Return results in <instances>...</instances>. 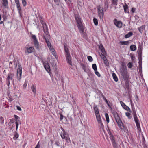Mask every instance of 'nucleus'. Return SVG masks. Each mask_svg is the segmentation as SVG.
Here are the masks:
<instances>
[{"label": "nucleus", "mask_w": 148, "mask_h": 148, "mask_svg": "<svg viewBox=\"0 0 148 148\" xmlns=\"http://www.w3.org/2000/svg\"><path fill=\"white\" fill-rule=\"evenodd\" d=\"M75 18L77 23V26L81 33L84 32L83 26L82 23L81 19L78 15H75Z\"/></svg>", "instance_id": "nucleus-1"}, {"label": "nucleus", "mask_w": 148, "mask_h": 148, "mask_svg": "<svg viewBox=\"0 0 148 148\" xmlns=\"http://www.w3.org/2000/svg\"><path fill=\"white\" fill-rule=\"evenodd\" d=\"M114 115L115 119L118 124V126L122 130L124 129L125 128V127L118 113L116 112H114Z\"/></svg>", "instance_id": "nucleus-2"}, {"label": "nucleus", "mask_w": 148, "mask_h": 148, "mask_svg": "<svg viewBox=\"0 0 148 148\" xmlns=\"http://www.w3.org/2000/svg\"><path fill=\"white\" fill-rule=\"evenodd\" d=\"M64 50L66 53V61L68 64L71 65H72V62L71 60V56L67 48V45L66 44H64Z\"/></svg>", "instance_id": "nucleus-3"}, {"label": "nucleus", "mask_w": 148, "mask_h": 148, "mask_svg": "<svg viewBox=\"0 0 148 148\" xmlns=\"http://www.w3.org/2000/svg\"><path fill=\"white\" fill-rule=\"evenodd\" d=\"M43 31L45 34V36H44V38L45 40V41H49V39L50 37L47 25H45L43 26Z\"/></svg>", "instance_id": "nucleus-4"}, {"label": "nucleus", "mask_w": 148, "mask_h": 148, "mask_svg": "<svg viewBox=\"0 0 148 148\" xmlns=\"http://www.w3.org/2000/svg\"><path fill=\"white\" fill-rule=\"evenodd\" d=\"M14 77V74L13 73H8V77L6 79V84L7 85L9 86L10 85V81L13 82V78Z\"/></svg>", "instance_id": "nucleus-5"}, {"label": "nucleus", "mask_w": 148, "mask_h": 148, "mask_svg": "<svg viewBox=\"0 0 148 148\" xmlns=\"http://www.w3.org/2000/svg\"><path fill=\"white\" fill-rule=\"evenodd\" d=\"M98 14L101 19L103 18L104 14L103 12V8L102 6L99 5L97 6Z\"/></svg>", "instance_id": "nucleus-6"}, {"label": "nucleus", "mask_w": 148, "mask_h": 148, "mask_svg": "<svg viewBox=\"0 0 148 148\" xmlns=\"http://www.w3.org/2000/svg\"><path fill=\"white\" fill-rule=\"evenodd\" d=\"M22 75V67L21 65L18 66V69L17 72V78L18 80L20 81Z\"/></svg>", "instance_id": "nucleus-7"}, {"label": "nucleus", "mask_w": 148, "mask_h": 148, "mask_svg": "<svg viewBox=\"0 0 148 148\" xmlns=\"http://www.w3.org/2000/svg\"><path fill=\"white\" fill-rule=\"evenodd\" d=\"M120 73L123 78L125 79H127L128 78V76L127 74V69L123 68H122L120 71Z\"/></svg>", "instance_id": "nucleus-8"}, {"label": "nucleus", "mask_w": 148, "mask_h": 148, "mask_svg": "<svg viewBox=\"0 0 148 148\" xmlns=\"http://www.w3.org/2000/svg\"><path fill=\"white\" fill-rule=\"evenodd\" d=\"M134 119L136 123L137 129L139 132H141V129L140 127V122L136 115L134 116Z\"/></svg>", "instance_id": "nucleus-9"}, {"label": "nucleus", "mask_w": 148, "mask_h": 148, "mask_svg": "<svg viewBox=\"0 0 148 148\" xmlns=\"http://www.w3.org/2000/svg\"><path fill=\"white\" fill-rule=\"evenodd\" d=\"M42 62L44 68L50 75H51L50 68L49 64L47 61L44 62L42 61Z\"/></svg>", "instance_id": "nucleus-10"}, {"label": "nucleus", "mask_w": 148, "mask_h": 148, "mask_svg": "<svg viewBox=\"0 0 148 148\" xmlns=\"http://www.w3.org/2000/svg\"><path fill=\"white\" fill-rule=\"evenodd\" d=\"M26 49L25 51V53L29 54L32 53L34 49V48L33 47L31 46L29 47L26 46L25 47Z\"/></svg>", "instance_id": "nucleus-11"}, {"label": "nucleus", "mask_w": 148, "mask_h": 148, "mask_svg": "<svg viewBox=\"0 0 148 148\" xmlns=\"http://www.w3.org/2000/svg\"><path fill=\"white\" fill-rule=\"evenodd\" d=\"M32 37L33 40V41L35 47L37 49H38L39 47V45L36 36L35 35H32Z\"/></svg>", "instance_id": "nucleus-12"}, {"label": "nucleus", "mask_w": 148, "mask_h": 148, "mask_svg": "<svg viewBox=\"0 0 148 148\" xmlns=\"http://www.w3.org/2000/svg\"><path fill=\"white\" fill-rule=\"evenodd\" d=\"M114 23L116 26L119 28H121L122 27V24L121 22L118 21L116 19L114 20Z\"/></svg>", "instance_id": "nucleus-13"}, {"label": "nucleus", "mask_w": 148, "mask_h": 148, "mask_svg": "<svg viewBox=\"0 0 148 148\" xmlns=\"http://www.w3.org/2000/svg\"><path fill=\"white\" fill-rule=\"evenodd\" d=\"M61 129L62 130V132L60 133V136L62 139H64L65 137L68 136V135L66 134V131L62 127H61Z\"/></svg>", "instance_id": "nucleus-14"}, {"label": "nucleus", "mask_w": 148, "mask_h": 148, "mask_svg": "<svg viewBox=\"0 0 148 148\" xmlns=\"http://www.w3.org/2000/svg\"><path fill=\"white\" fill-rule=\"evenodd\" d=\"M2 4L5 8H8V2L7 0H2Z\"/></svg>", "instance_id": "nucleus-15"}, {"label": "nucleus", "mask_w": 148, "mask_h": 148, "mask_svg": "<svg viewBox=\"0 0 148 148\" xmlns=\"http://www.w3.org/2000/svg\"><path fill=\"white\" fill-rule=\"evenodd\" d=\"M112 143L113 145L114 148H117L118 147V144L116 143L114 140V138L113 140H111Z\"/></svg>", "instance_id": "nucleus-16"}, {"label": "nucleus", "mask_w": 148, "mask_h": 148, "mask_svg": "<svg viewBox=\"0 0 148 148\" xmlns=\"http://www.w3.org/2000/svg\"><path fill=\"white\" fill-rule=\"evenodd\" d=\"M32 91L33 92L34 95H35L36 93V87L34 85H32L31 87Z\"/></svg>", "instance_id": "nucleus-17"}, {"label": "nucleus", "mask_w": 148, "mask_h": 148, "mask_svg": "<svg viewBox=\"0 0 148 148\" xmlns=\"http://www.w3.org/2000/svg\"><path fill=\"white\" fill-rule=\"evenodd\" d=\"M133 34L132 32H129L127 34L125 35V38H128L132 36L133 35Z\"/></svg>", "instance_id": "nucleus-18"}, {"label": "nucleus", "mask_w": 148, "mask_h": 148, "mask_svg": "<svg viewBox=\"0 0 148 148\" xmlns=\"http://www.w3.org/2000/svg\"><path fill=\"white\" fill-rule=\"evenodd\" d=\"M123 6L125 12L128 13L129 12V11L128 5L126 4L125 5H124Z\"/></svg>", "instance_id": "nucleus-19"}, {"label": "nucleus", "mask_w": 148, "mask_h": 148, "mask_svg": "<svg viewBox=\"0 0 148 148\" xmlns=\"http://www.w3.org/2000/svg\"><path fill=\"white\" fill-rule=\"evenodd\" d=\"M121 102L122 103H123V105L124 106H123V108L125 109L127 111L130 112V108L126 106L123 102Z\"/></svg>", "instance_id": "nucleus-20"}, {"label": "nucleus", "mask_w": 148, "mask_h": 148, "mask_svg": "<svg viewBox=\"0 0 148 148\" xmlns=\"http://www.w3.org/2000/svg\"><path fill=\"white\" fill-rule=\"evenodd\" d=\"M141 54L142 52H138V58L139 62H142Z\"/></svg>", "instance_id": "nucleus-21"}, {"label": "nucleus", "mask_w": 148, "mask_h": 148, "mask_svg": "<svg viewBox=\"0 0 148 148\" xmlns=\"http://www.w3.org/2000/svg\"><path fill=\"white\" fill-rule=\"evenodd\" d=\"M130 49L131 51H134L136 49V45H132L130 46Z\"/></svg>", "instance_id": "nucleus-22"}, {"label": "nucleus", "mask_w": 148, "mask_h": 148, "mask_svg": "<svg viewBox=\"0 0 148 148\" xmlns=\"http://www.w3.org/2000/svg\"><path fill=\"white\" fill-rule=\"evenodd\" d=\"M112 75L114 80L115 82H117L118 81V79L116 74L115 73H112Z\"/></svg>", "instance_id": "nucleus-23"}, {"label": "nucleus", "mask_w": 148, "mask_h": 148, "mask_svg": "<svg viewBox=\"0 0 148 148\" xmlns=\"http://www.w3.org/2000/svg\"><path fill=\"white\" fill-rule=\"evenodd\" d=\"M94 110L95 114H97L99 113L98 108L96 106H95L94 107Z\"/></svg>", "instance_id": "nucleus-24"}, {"label": "nucleus", "mask_w": 148, "mask_h": 148, "mask_svg": "<svg viewBox=\"0 0 148 148\" xmlns=\"http://www.w3.org/2000/svg\"><path fill=\"white\" fill-rule=\"evenodd\" d=\"M4 123V119L2 116H0V124L3 125Z\"/></svg>", "instance_id": "nucleus-25"}, {"label": "nucleus", "mask_w": 148, "mask_h": 148, "mask_svg": "<svg viewBox=\"0 0 148 148\" xmlns=\"http://www.w3.org/2000/svg\"><path fill=\"white\" fill-rule=\"evenodd\" d=\"M130 101L131 102L132 108V109L133 110V116H134L135 115H136V112L135 109L134 108H133V106H132V101L131 100H130Z\"/></svg>", "instance_id": "nucleus-26"}, {"label": "nucleus", "mask_w": 148, "mask_h": 148, "mask_svg": "<svg viewBox=\"0 0 148 148\" xmlns=\"http://www.w3.org/2000/svg\"><path fill=\"white\" fill-rule=\"evenodd\" d=\"M99 126L103 130H104V126L102 122V121L98 122Z\"/></svg>", "instance_id": "nucleus-27"}, {"label": "nucleus", "mask_w": 148, "mask_h": 148, "mask_svg": "<svg viewBox=\"0 0 148 148\" xmlns=\"http://www.w3.org/2000/svg\"><path fill=\"white\" fill-rule=\"evenodd\" d=\"M19 136L18 134L16 132H15L14 135V136L13 137V138L16 140L18 138Z\"/></svg>", "instance_id": "nucleus-28"}, {"label": "nucleus", "mask_w": 148, "mask_h": 148, "mask_svg": "<svg viewBox=\"0 0 148 148\" xmlns=\"http://www.w3.org/2000/svg\"><path fill=\"white\" fill-rule=\"evenodd\" d=\"M138 52H142V45L140 44L138 47Z\"/></svg>", "instance_id": "nucleus-29"}, {"label": "nucleus", "mask_w": 148, "mask_h": 148, "mask_svg": "<svg viewBox=\"0 0 148 148\" xmlns=\"http://www.w3.org/2000/svg\"><path fill=\"white\" fill-rule=\"evenodd\" d=\"M108 133L110 135V139L111 140H113V139L114 138V136L112 135V134L111 133V132L110 131H109V132H108Z\"/></svg>", "instance_id": "nucleus-30"}, {"label": "nucleus", "mask_w": 148, "mask_h": 148, "mask_svg": "<svg viewBox=\"0 0 148 148\" xmlns=\"http://www.w3.org/2000/svg\"><path fill=\"white\" fill-rule=\"evenodd\" d=\"M105 117L107 122L108 123H109V119L108 114L107 113L105 114Z\"/></svg>", "instance_id": "nucleus-31"}, {"label": "nucleus", "mask_w": 148, "mask_h": 148, "mask_svg": "<svg viewBox=\"0 0 148 148\" xmlns=\"http://www.w3.org/2000/svg\"><path fill=\"white\" fill-rule=\"evenodd\" d=\"M92 68L93 70L95 71H96L97 70V66L96 64H93L92 65Z\"/></svg>", "instance_id": "nucleus-32"}, {"label": "nucleus", "mask_w": 148, "mask_h": 148, "mask_svg": "<svg viewBox=\"0 0 148 148\" xmlns=\"http://www.w3.org/2000/svg\"><path fill=\"white\" fill-rule=\"evenodd\" d=\"M18 12V13L20 15V16H22V10L21 8H17Z\"/></svg>", "instance_id": "nucleus-33"}, {"label": "nucleus", "mask_w": 148, "mask_h": 148, "mask_svg": "<svg viewBox=\"0 0 148 148\" xmlns=\"http://www.w3.org/2000/svg\"><path fill=\"white\" fill-rule=\"evenodd\" d=\"M64 139H65L66 141L68 143L70 142V138L69 136V135H68V136H67L65 137Z\"/></svg>", "instance_id": "nucleus-34"}, {"label": "nucleus", "mask_w": 148, "mask_h": 148, "mask_svg": "<svg viewBox=\"0 0 148 148\" xmlns=\"http://www.w3.org/2000/svg\"><path fill=\"white\" fill-rule=\"evenodd\" d=\"M93 21L95 25H97L98 24L97 20L96 18H94L93 19Z\"/></svg>", "instance_id": "nucleus-35"}, {"label": "nucleus", "mask_w": 148, "mask_h": 148, "mask_svg": "<svg viewBox=\"0 0 148 148\" xmlns=\"http://www.w3.org/2000/svg\"><path fill=\"white\" fill-rule=\"evenodd\" d=\"M81 65L82 67V68L83 70H84L85 72H86V66L83 64H81Z\"/></svg>", "instance_id": "nucleus-36"}, {"label": "nucleus", "mask_w": 148, "mask_h": 148, "mask_svg": "<svg viewBox=\"0 0 148 148\" xmlns=\"http://www.w3.org/2000/svg\"><path fill=\"white\" fill-rule=\"evenodd\" d=\"M87 58L88 60L90 62H91L93 61V58L92 57L90 56H88L87 57Z\"/></svg>", "instance_id": "nucleus-37"}, {"label": "nucleus", "mask_w": 148, "mask_h": 148, "mask_svg": "<svg viewBox=\"0 0 148 148\" xmlns=\"http://www.w3.org/2000/svg\"><path fill=\"white\" fill-rule=\"evenodd\" d=\"M104 63L106 65V66H108L109 65V63L108 61L107 60V59L103 61Z\"/></svg>", "instance_id": "nucleus-38"}, {"label": "nucleus", "mask_w": 148, "mask_h": 148, "mask_svg": "<svg viewBox=\"0 0 148 148\" xmlns=\"http://www.w3.org/2000/svg\"><path fill=\"white\" fill-rule=\"evenodd\" d=\"M55 50L53 48H52L51 49V53L52 54L55 56H56V54L55 51Z\"/></svg>", "instance_id": "nucleus-39"}, {"label": "nucleus", "mask_w": 148, "mask_h": 148, "mask_svg": "<svg viewBox=\"0 0 148 148\" xmlns=\"http://www.w3.org/2000/svg\"><path fill=\"white\" fill-rule=\"evenodd\" d=\"M22 3L24 6H25L26 5V2L25 0H22Z\"/></svg>", "instance_id": "nucleus-40"}, {"label": "nucleus", "mask_w": 148, "mask_h": 148, "mask_svg": "<svg viewBox=\"0 0 148 148\" xmlns=\"http://www.w3.org/2000/svg\"><path fill=\"white\" fill-rule=\"evenodd\" d=\"M15 124H16V131L17 130L18 128V122L17 121H16L15 122Z\"/></svg>", "instance_id": "nucleus-41"}, {"label": "nucleus", "mask_w": 148, "mask_h": 148, "mask_svg": "<svg viewBox=\"0 0 148 148\" xmlns=\"http://www.w3.org/2000/svg\"><path fill=\"white\" fill-rule=\"evenodd\" d=\"M126 115L128 117L129 119H130L131 118V117L130 116L131 114L129 112L126 113Z\"/></svg>", "instance_id": "nucleus-42"}, {"label": "nucleus", "mask_w": 148, "mask_h": 148, "mask_svg": "<svg viewBox=\"0 0 148 148\" xmlns=\"http://www.w3.org/2000/svg\"><path fill=\"white\" fill-rule=\"evenodd\" d=\"M122 45H127L128 44V41H124L121 42Z\"/></svg>", "instance_id": "nucleus-43"}, {"label": "nucleus", "mask_w": 148, "mask_h": 148, "mask_svg": "<svg viewBox=\"0 0 148 148\" xmlns=\"http://www.w3.org/2000/svg\"><path fill=\"white\" fill-rule=\"evenodd\" d=\"M125 87L127 89H128L129 88V83H128L127 82H126V83H125Z\"/></svg>", "instance_id": "nucleus-44"}, {"label": "nucleus", "mask_w": 148, "mask_h": 148, "mask_svg": "<svg viewBox=\"0 0 148 148\" xmlns=\"http://www.w3.org/2000/svg\"><path fill=\"white\" fill-rule=\"evenodd\" d=\"M95 74L99 77H100L101 75L98 71H95Z\"/></svg>", "instance_id": "nucleus-45"}, {"label": "nucleus", "mask_w": 148, "mask_h": 148, "mask_svg": "<svg viewBox=\"0 0 148 148\" xmlns=\"http://www.w3.org/2000/svg\"><path fill=\"white\" fill-rule=\"evenodd\" d=\"M46 42L47 43V45L49 47H51V45L49 41Z\"/></svg>", "instance_id": "nucleus-46"}, {"label": "nucleus", "mask_w": 148, "mask_h": 148, "mask_svg": "<svg viewBox=\"0 0 148 148\" xmlns=\"http://www.w3.org/2000/svg\"><path fill=\"white\" fill-rule=\"evenodd\" d=\"M113 4L114 5H117V0H113Z\"/></svg>", "instance_id": "nucleus-47"}, {"label": "nucleus", "mask_w": 148, "mask_h": 148, "mask_svg": "<svg viewBox=\"0 0 148 148\" xmlns=\"http://www.w3.org/2000/svg\"><path fill=\"white\" fill-rule=\"evenodd\" d=\"M10 123H9V124H10V123H13L14 122V119H12L10 120Z\"/></svg>", "instance_id": "nucleus-48"}, {"label": "nucleus", "mask_w": 148, "mask_h": 148, "mask_svg": "<svg viewBox=\"0 0 148 148\" xmlns=\"http://www.w3.org/2000/svg\"><path fill=\"white\" fill-rule=\"evenodd\" d=\"M100 48L101 50V51L103 52V53H104L103 51H104V49L102 45L101 46V47H100Z\"/></svg>", "instance_id": "nucleus-49"}, {"label": "nucleus", "mask_w": 148, "mask_h": 148, "mask_svg": "<svg viewBox=\"0 0 148 148\" xmlns=\"http://www.w3.org/2000/svg\"><path fill=\"white\" fill-rule=\"evenodd\" d=\"M60 121H62L63 119V116L62 115V114L60 113Z\"/></svg>", "instance_id": "nucleus-50"}, {"label": "nucleus", "mask_w": 148, "mask_h": 148, "mask_svg": "<svg viewBox=\"0 0 148 148\" xmlns=\"http://www.w3.org/2000/svg\"><path fill=\"white\" fill-rule=\"evenodd\" d=\"M55 3L56 5H58L59 4V2H60L59 0H54Z\"/></svg>", "instance_id": "nucleus-51"}, {"label": "nucleus", "mask_w": 148, "mask_h": 148, "mask_svg": "<svg viewBox=\"0 0 148 148\" xmlns=\"http://www.w3.org/2000/svg\"><path fill=\"white\" fill-rule=\"evenodd\" d=\"M129 68H131L132 66V65L131 63L129 62L127 64Z\"/></svg>", "instance_id": "nucleus-52"}, {"label": "nucleus", "mask_w": 148, "mask_h": 148, "mask_svg": "<svg viewBox=\"0 0 148 148\" xmlns=\"http://www.w3.org/2000/svg\"><path fill=\"white\" fill-rule=\"evenodd\" d=\"M27 84V82L25 81L23 85V88H26Z\"/></svg>", "instance_id": "nucleus-53"}, {"label": "nucleus", "mask_w": 148, "mask_h": 148, "mask_svg": "<svg viewBox=\"0 0 148 148\" xmlns=\"http://www.w3.org/2000/svg\"><path fill=\"white\" fill-rule=\"evenodd\" d=\"M141 65H142V62H139V71L141 70L142 69L141 67Z\"/></svg>", "instance_id": "nucleus-54"}, {"label": "nucleus", "mask_w": 148, "mask_h": 148, "mask_svg": "<svg viewBox=\"0 0 148 148\" xmlns=\"http://www.w3.org/2000/svg\"><path fill=\"white\" fill-rule=\"evenodd\" d=\"M16 107H17V109L19 111H21L22 110V109L21 108L18 106H16Z\"/></svg>", "instance_id": "nucleus-55"}, {"label": "nucleus", "mask_w": 148, "mask_h": 148, "mask_svg": "<svg viewBox=\"0 0 148 148\" xmlns=\"http://www.w3.org/2000/svg\"><path fill=\"white\" fill-rule=\"evenodd\" d=\"M96 119L97 120L98 123L101 121V117L97 118H96Z\"/></svg>", "instance_id": "nucleus-56"}, {"label": "nucleus", "mask_w": 148, "mask_h": 148, "mask_svg": "<svg viewBox=\"0 0 148 148\" xmlns=\"http://www.w3.org/2000/svg\"><path fill=\"white\" fill-rule=\"evenodd\" d=\"M40 22H41V23H42V25L43 26L45 25H46V23H45V22L43 21L42 20L40 19Z\"/></svg>", "instance_id": "nucleus-57"}, {"label": "nucleus", "mask_w": 148, "mask_h": 148, "mask_svg": "<svg viewBox=\"0 0 148 148\" xmlns=\"http://www.w3.org/2000/svg\"><path fill=\"white\" fill-rule=\"evenodd\" d=\"M39 142L35 148H40V145L39 144Z\"/></svg>", "instance_id": "nucleus-58"}, {"label": "nucleus", "mask_w": 148, "mask_h": 148, "mask_svg": "<svg viewBox=\"0 0 148 148\" xmlns=\"http://www.w3.org/2000/svg\"><path fill=\"white\" fill-rule=\"evenodd\" d=\"M95 115H96V118L101 117V116H100V115L99 114V113H97V114H95Z\"/></svg>", "instance_id": "nucleus-59"}, {"label": "nucleus", "mask_w": 148, "mask_h": 148, "mask_svg": "<svg viewBox=\"0 0 148 148\" xmlns=\"http://www.w3.org/2000/svg\"><path fill=\"white\" fill-rule=\"evenodd\" d=\"M103 99H104L106 103L109 106L110 105H109V104L108 103V102L107 100V99L105 97H103Z\"/></svg>", "instance_id": "nucleus-60"}, {"label": "nucleus", "mask_w": 148, "mask_h": 148, "mask_svg": "<svg viewBox=\"0 0 148 148\" xmlns=\"http://www.w3.org/2000/svg\"><path fill=\"white\" fill-rule=\"evenodd\" d=\"M136 10V8H132L131 11L132 13H134Z\"/></svg>", "instance_id": "nucleus-61"}, {"label": "nucleus", "mask_w": 148, "mask_h": 148, "mask_svg": "<svg viewBox=\"0 0 148 148\" xmlns=\"http://www.w3.org/2000/svg\"><path fill=\"white\" fill-rule=\"evenodd\" d=\"M55 144L58 146H60V145H59L60 143H59V142H58V141L56 142L55 143Z\"/></svg>", "instance_id": "nucleus-62"}, {"label": "nucleus", "mask_w": 148, "mask_h": 148, "mask_svg": "<svg viewBox=\"0 0 148 148\" xmlns=\"http://www.w3.org/2000/svg\"><path fill=\"white\" fill-rule=\"evenodd\" d=\"M14 116L15 117V119L16 120H18L20 119V118L18 116L16 115H14Z\"/></svg>", "instance_id": "nucleus-63"}, {"label": "nucleus", "mask_w": 148, "mask_h": 148, "mask_svg": "<svg viewBox=\"0 0 148 148\" xmlns=\"http://www.w3.org/2000/svg\"><path fill=\"white\" fill-rule=\"evenodd\" d=\"M16 5L19 3V0H15Z\"/></svg>", "instance_id": "nucleus-64"}]
</instances>
